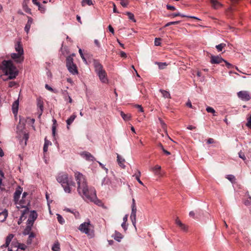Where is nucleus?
I'll list each match as a JSON object with an SVG mask.
<instances>
[{
    "label": "nucleus",
    "instance_id": "37",
    "mask_svg": "<svg viewBox=\"0 0 251 251\" xmlns=\"http://www.w3.org/2000/svg\"><path fill=\"white\" fill-rule=\"evenodd\" d=\"M140 175H141V173L139 171H138V174H135L133 176H134L135 177L136 180L138 181V182L141 184V185H143V182L141 181V180L140 179Z\"/></svg>",
    "mask_w": 251,
    "mask_h": 251
},
{
    "label": "nucleus",
    "instance_id": "29",
    "mask_svg": "<svg viewBox=\"0 0 251 251\" xmlns=\"http://www.w3.org/2000/svg\"><path fill=\"white\" fill-rule=\"evenodd\" d=\"M212 7L214 9H218L221 6V4L216 0H211Z\"/></svg>",
    "mask_w": 251,
    "mask_h": 251
},
{
    "label": "nucleus",
    "instance_id": "15",
    "mask_svg": "<svg viewBox=\"0 0 251 251\" xmlns=\"http://www.w3.org/2000/svg\"><path fill=\"white\" fill-rule=\"evenodd\" d=\"M19 104V100H15L12 104V111H13V114L15 116L18 113Z\"/></svg>",
    "mask_w": 251,
    "mask_h": 251
},
{
    "label": "nucleus",
    "instance_id": "57",
    "mask_svg": "<svg viewBox=\"0 0 251 251\" xmlns=\"http://www.w3.org/2000/svg\"><path fill=\"white\" fill-rule=\"evenodd\" d=\"M38 9L40 10L41 12H44L45 11V8L43 7L41 4L38 6Z\"/></svg>",
    "mask_w": 251,
    "mask_h": 251
},
{
    "label": "nucleus",
    "instance_id": "60",
    "mask_svg": "<svg viewBox=\"0 0 251 251\" xmlns=\"http://www.w3.org/2000/svg\"><path fill=\"white\" fill-rule=\"evenodd\" d=\"M100 165L105 171L106 173H107L108 172V169L105 168L104 165L101 163L100 162H99Z\"/></svg>",
    "mask_w": 251,
    "mask_h": 251
},
{
    "label": "nucleus",
    "instance_id": "23",
    "mask_svg": "<svg viewBox=\"0 0 251 251\" xmlns=\"http://www.w3.org/2000/svg\"><path fill=\"white\" fill-rule=\"evenodd\" d=\"M15 50L17 52L20 53H22V54H24L23 48V47H22V45H21L20 42H17L15 44Z\"/></svg>",
    "mask_w": 251,
    "mask_h": 251
},
{
    "label": "nucleus",
    "instance_id": "62",
    "mask_svg": "<svg viewBox=\"0 0 251 251\" xmlns=\"http://www.w3.org/2000/svg\"><path fill=\"white\" fill-rule=\"evenodd\" d=\"M32 1L34 4L38 6H39V5H40V3L37 1V0H32Z\"/></svg>",
    "mask_w": 251,
    "mask_h": 251
},
{
    "label": "nucleus",
    "instance_id": "55",
    "mask_svg": "<svg viewBox=\"0 0 251 251\" xmlns=\"http://www.w3.org/2000/svg\"><path fill=\"white\" fill-rule=\"evenodd\" d=\"M108 29L110 32H111L112 34L114 33V28L112 27V26L111 25H108Z\"/></svg>",
    "mask_w": 251,
    "mask_h": 251
},
{
    "label": "nucleus",
    "instance_id": "16",
    "mask_svg": "<svg viewBox=\"0 0 251 251\" xmlns=\"http://www.w3.org/2000/svg\"><path fill=\"white\" fill-rule=\"evenodd\" d=\"M15 204L17 205L16 207L19 210H20V209L23 208H24V209H25V208H28L27 207V206L29 204V201H26L25 202V205H23V204L20 202H18V201H15Z\"/></svg>",
    "mask_w": 251,
    "mask_h": 251
},
{
    "label": "nucleus",
    "instance_id": "34",
    "mask_svg": "<svg viewBox=\"0 0 251 251\" xmlns=\"http://www.w3.org/2000/svg\"><path fill=\"white\" fill-rule=\"evenodd\" d=\"M155 64H157L158 65L159 69H164L167 66V63L165 62L162 63L155 62Z\"/></svg>",
    "mask_w": 251,
    "mask_h": 251
},
{
    "label": "nucleus",
    "instance_id": "30",
    "mask_svg": "<svg viewBox=\"0 0 251 251\" xmlns=\"http://www.w3.org/2000/svg\"><path fill=\"white\" fill-rule=\"evenodd\" d=\"M51 249L53 251H60V244L58 241H56L54 243Z\"/></svg>",
    "mask_w": 251,
    "mask_h": 251
},
{
    "label": "nucleus",
    "instance_id": "47",
    "mask_svg": "<svg viewBox=\"0 0 251 251\" xmlns=\"http://www.w3.org/2000/svg\"><path fill=\"white\" fill-rule=\"evenodd\" d=\"M159 121L160 122V125L165 130H166V125L164 122V121L160 118H159Z\"/></svg>",
    "mask_w": 251,
    "mask_h": 251
},
{
    "label": "nucleus",
    "instance_id": "26",
    "mask_svg": "<svg viewBox=\"0 0 251 251\" xmlns=\"http://www.w3.org/2000/svg\"><path fill=\"white\" fill-rule=\"evenodd\" d=\"M7 215H8V214H7V212L6 210H4L1 212L0 213V222H4L7 217Z\"/></svg>",
    "mask_w": 251,
    "mask_h": 251
},
{
    "label": "nucleus",
    "instance_id": "1",
    "mask_svg": "<svg viewBox=\"0 0 251 251\" xmlns=\"http://www.w3.org/2000/svg\"><path fill=\"white\" fill-rule=\"evenodd\" d=\"M77 183V192L82 198L87 201H93L100 205L101 201L98 200L95 189L92 187L88 188L84 176L79 172L75 174Z\"/></svg>",
    "mask_w": 251,
    "mask_h": 251
},
{
    "label": "nucleus",
    "instance_id": "21",
    "mask_svg": "<svg viewBox=\"0 0 251 251\" xmlns=\"http://www.w3.org/2000/svg\"><path fill=\"white\" fill-rule=\"evenodd\" d=\"M81 156L86 160L88 161H92L94 159V157L88 152H83L81 153Z\"/></svg>",
    "mask_w": 251,
    "mask_h": 251
},
{
    "label": "nucleus",
    "instance_id": "3",
    "mask_svg": "<svg viewBox=\"0 0 251 251\" xmlns=\"http://www.w3.org/2000/svg\"><path fill=\"white\" fill-rule=\"evenodd\" d=\"M57 181L61 183L65 192L70 193L71 192V187L75 186V183L72 180H69L68 176L64 173H60L57 177Z\"/></svg>",
    "mask_w": 251,
    "mask_h": 251
},
{
    "label": "nucleus",
    "instance_id": "25",
    "mask_svg": "<svg viewBox=\"0 0 251 251\" xmlns=\"http://www.w3.org/2000/svg\"><path fill=\"white\" fill-rule=\"evenodd\" d=\"M76 118V115L75 114H73L70 116V117L67 119L66 121L67 125V128L69 129V126L71 124L74 122L75 119Z\"/></svg>",
    "mask_w": 251,
    "mask_h": 251
},
{
    "label": "nucleus",
    "instance_id": "11",
    "mask_svg": "<svg viewBox=\"0 0 251 251\" xmlns=\"http://www.w3.org/2000/svg\"><path fill=\"white\" fill-rule=\"evenodd\" d=\"M37 218V214L35 211H32L29 216V218L27 221V224H31L32 225H33L35 220Z\"/></svg>",
    "mask_w": 251,
    "mask_h": 251
},
{
    "label": "nucleus",
    "instance_id": "7",
    "mask_svg": "<svg viewBox=\"0 0 251 251\" xmlns=\"http://www.w3.org/2000/svg\"><path fill=\"white\" fill-rule=\"evenodd\" d=\"M90 225V222H84L79 226L78 229L81 232L84 233L86 234L90 235V229L89 226Z\"/></svg>",
    "mask_w": 251,
    "mask_h": 251
},
{
    "label": "nucleus",
    "instance_id": "5",
    "mask_svg": "<svg viewBox=\"0 0 251 251\" xmlns=\"http://www.w3.org/2000/svg\"><path fill=\"white\" fill-rule=\"evenodd\" d=\"M66 66L69 72L73 75L78 73L76 65L73 62L72 57L69 56L66 58Z\"/></svg>",
    "mask_w": 251,
    "mask_h": 251
},
{
    "label": "nucleus",
    "instance_id": "13",
    "mask_svg": "<svg viewBox=\"0 0 251 251\" xmlns=\"http://www.w3.org/2000/svg\"><path fill=\"white\" fill-rule=\"evenodd\" d=\"M161 166L159 165H156L153 168L151 169V171L154 173V175L159 177L161 176V174L160 172Z\"/></svg>",
    "mask_w": 251,
    "mask_h": 251
},
{
    "label": "nucleus",
    "instance_id": "28",
    "mask_svg": "<svg viewBox=\"0 0 251 251\" xmlns=\"http://www.w3.org/2000/svg\"><path fill=\"white\" fill-rule=\"evenodd\" d=\"M120 115L125 121H129L131 119V116L130 114H125L124 112L121 111Z\"/></svg>",
    "mask_w": 251,
    "mask_h": 251
},
{
    "label": "nucleus",
    "instance_id": "31",
    "mask_svg": "<svg viewBox=\"0 0 251 251\" xmlns=\"http://www.w3.org/2000/svg\"><path fill=\"white\" fill-rule=\"evenodd\" d=\"M160 92L164 98H171L170 94L169 92L162 89L160 90Z\"/></svg>",
    "mask_w": 251,
    "mask_h": 251
},
{
    "label": "nucleus",
    "instance_id": "46",
    "mask_svg": "<svg viewBox=\"0 0 251 251\" xmlns=\"http://www.w3.org/2000/svg\"><path fill=\"white\" fill-rule=\"evenodd\" d=\"M180 23V21H175V22H170L166 24L164 27H167L171 25H175L176 24H178Z\"/></svg>",
    "mask_w": 251,
    "mask_h": 251
},
{
    "label": "nucleus",
    "instance_id": "19",
    "mask_svg": "<svg viewBox=\"0 0 251 251\" xmlns=\"http://www.w3.org/2000/svg\"><path fill=\"white\" fill-rule=\"evenodd\" d=\"M29 0H24L23 3V8L24 11L29 14H31V9L28 7V3Z\"/></svg>",
    "mask_w": 251,
    "mask_h": 251
},
{
    "label": "nucleus",
    "instance_id": "2",
    "mask_svg": "<svg viewBox=\"0 0 251 251\" xmlns=\"http://www.w3.org/2000/svg\"><path fill=\"white\" fill-rule=\"evenodd\" d=\"M0 69L8 79H13L18 75V71L11 60H3L0 65Z\"/></svg>",
    "mask_w": 251,
    "mask_h": 251
},
{
    "label": "nucleus",
    "instance_id": "33",
    "mask_svg": "<svg viewBox=\"0 0 251 251\" xmlns=\"http://www.w3.org/2000/svg\"><path fill=\"white\" fill-rule=\"evenodd\" d=\"M50 145H51L50 142L45 139V144H44V148H43V150H44V152L47 151L48 146Z\"/></svg>",
    "mask_w": 251,
    "mask_h": 251
},
{
    "label": "nucleus",
    "instance_id": "45",
    "mask_svg": "<svg viewBox=\"0 0 251 251\" xmlns=\"http://www.w3.org/2000/svg\"><path fill=\"white\" fill-rule=\"evenodd\" d=\"M15 247L24 251L25 250L26 248V245L21 243H18L17 246H16Z\"/></svg>",
    "mask_w": 251,
    "mask_h": 251
},
{
    "label": "nucleus",
    "instance_id": "18",
    "mask_svg": "<svg viewBox=\"0 0 251 251\" xmlns=\"http://www.w3.org/2000/svg\"><path fill=\"white\" fill-rule=\"evenodd\" d=\"M22 192V188L20 187L17 189L14 194V200L15 201H18Z\"/></svg>",
    "mask_w": 251,
    "mask_h": 251
},
{
    "label": "nucleus",
    "instance_id": "42",
    "mask_svg": "<svg viewBox=\"0 0 251 251\" xmlns=\"http://www.w3.org/2000/svg\"><path fill=\"white\" fill-rule=\"evenodd\" d=\"M56 216L58 222L61 224H64L65 221L63 217L59 214H57Z\"/></svg>",
    "mask_w": 251,
    "mask_h": 251
},
{
    "label": "nucleus",
    "instance_id": "35",
    "mask_svg": "<svg viewBox=\"0 0 251 251\" xmlns=\"http://www.w3.org/2000/svg\"><path fill=\"white\" fill-rule=\"evenodd\" d=\"M53 126H52V132L53 136L55 135L56 120L54 119L52 120Z\"/></svg>",
    "mask_w": 251,
    "mask_h": 251
},
{
    "label": "nucleus",
    "instance_id": "61",
    "mask_svg": "<svg viewBox=\"0 0 251 251\" xmlns=\"http://www.w3.org/2000/svg\"><path fill=\"white\" fill-rule=\"evenodd\" d=\"M126 223L123 222L121 225L122 227L125 230L127 229V226H126Z\"/></svg>",
    "mask_w": 251,
    "mask_h": 251
},
{
    "label": "nucleus",
    "instance_id": "14",
    "mask_svg": "<svg viewBox=\"0 0 251 251\" xmlns=\"http://www.w3.org/2000/svg\"><path fill=\"white\" fill-rule=\"evenodd\" d=\"M176 224L183 230L184 231H187L188 229V227L183 224L178 219V217H177L176 219Z\"/></svg>",
    "mask_w": 251,
    "mask_h": 251
},
{
    "label": "nucleus",
    "instance_id": "51",
    "mask_svg": "<svg viewBox=\"0 0 251 251\" xmlns=\"http://www.w3.org/2000/svg\"><path fill=\"white\" fill-rule=\"evenodd\" d=\"M166 7H167V8L168 9V10H176V8L175 7H174V6H171L170 5H169V4H167L166 5Z\"/></svg>",
    "mask_w": 251,
    "mask_h": 251
},
{
    "label": "nucleus",
    "instance_id": "32",
    "mask_svg": "<svg viewBox=\"0 0 251 251\" xmlns=\"http://www.w3.org/2000/svg\"><path fill=\"white\" fill-rule=\"evenodd\" d=\"M37 107L40 109V116L42 114L43 111V102L42 101L39 100L37 102Z\"/></svg>",
    "mask_w": 251,
    "mask_h": 251
},
{
    "label": "nucleus",
    "instance_id": "40",
    "mask_svg": "<svg viewBox=\"0 0 251 251\" xmlns=\"http://www.w3.org/2000/svg\"><path fill=\"white\" fill-rule=\"evenodd\" d=\"M158 146L162 150V151L167 155H170L171 154V153L167 151V150H166L163 145L161 144V143H158Z\"/></svg>",
    "mask_w": 251,
    "mask_h": 251
},
{
    "label": "nucleus",
    "instance_id": "54",
    "mask_svg": "<svg viewBox=\"0 0 251 251\" xmlns=\"http://www.w3.org/2000/svg\"><path fill=\"white\" fill-rule=\"evenodd\" d=\"M135 107L137 108L140 112H143V108L141 105H136Z\"/></svg>",
    "mask_w": 251,
    "mask_h": 251
},
{
    "label": "nucleus",
    "instance_id": "36",
    "mask_svg": "<svg viewBox=\"0 0 251 251\" xmlns=\"http://www.w3.org/2000/svg\"><path fill=\"white\" fill-rule=\"evenodd\" d=\"M87 4L88 5H93L92 0H82L81 1V5L82 6H85V4Z\"/></svg>",
    "mask_w": 251,
    "mask_h": 251
},
{
    "label": "nucleus",
    "instance_id": "24",
    "mask_svg": "<svg viewBox=\"0 0 251 251\" xmlns=\"http://www.w3.org/2000/svg\"><path fill=\"white\" fill-rule=\"evenodd\" d=\"M33 225L31 224H27L26 223V226L23 231V234L25 235H26L29 234L31 232L30 231L31 230V227Z\"/></svg>",
    "mask_w": 251,
    "mask_h": 251
},
{
    "label": "nucleus",
    "instance_id": "10",
    "mask_svg": "<svg viewBox=\"0 0 251 251\" xmlns=\"http://www.w3.org/2000/svg\"><path fill=\"white\" fill-rule=\"evenodd\" d=\"M225 60L220 56L211 55L210 63L211 64H220L224 62Z\"/></svg>",
    "mask_w": 251,
    "mask_h": 251
},
{
    "label": "nucleus",
    "instance_id": "63",
    "mask_svg": "<svg viewBox=\"0 0 251 251\" xmlns=\"http://www.w3.org/2000/svg\"><path fill=\"white\" fill-rule=\"evenodd\" d=\"M189 216H190V217H192V218H195V213H194V211H190V212H189Z\"/></svg>",
    "mask_w": 251,
    "mask_h": 251
},
{
    "label": "nucleus",
    "instance_id": "56",
    "mask_svg": "<svg viewBox=\"0 0 251 251\" xmlns=\"http://www.w3.org/2000/svg\"><path fill=\"white\" fill-rule=\"evenodd\" d=\"M224 62H225V63L228 68L229 69V68H231L232 67V65H231L229 63L227 62L226 60H225V61H224Z\"/></svg>",
    "mask_w": 251,
    "mask_h": 251
},
{
    "label": "nucleus",
    "instance_id": "38",
    "mask_svg": "<svg viewBox=\"0 0 251 251\" xmlns=\"http://www.w3.org/2000/svg\"><path fill=\"white\" fill-rule=\"evenodd\" d=\"M226 178L229 180L231 182L233 183L235 180V177L233 175H228L226 176Z\"/></svg>",
    "mask_w": 251,
    "mask_h": 251
},
{
    "label": "nucleus",
    "instance_id": "44",
    "mask_svg": "<svg viewBox=\"0 0 251 251\" xmlns=\"http://www.w3.org/2000/svg\"><path fill=\"white\" fill-rule=\"evenodd\" d=\"M226 46V44L224 43L220 44L216 46V48L219 51H222L223 49Z\"/></svg>",
    "mask_w": 251,
    "mask_h": 251
},
{
    "label": "nucleus",
    "instance_id": "52",
    "mask_svg": "<svg viewBox=\"0 0 251 251\" xmlns=\"http://www.w3.org/2000/svg\"><path fill=\"white\" fill-rule=\"evenodd\" d=\"M16 84V83L14 81H10L9 82V84H8V86L9 87H14V86H15Z\"/></svg>",
    "mask_w": 251,
    "mask_h": 251
},
{
    "label": "nucleus",
    "instance_id": "59",
    "mask_svg": "<svg viewBox=\"0 0 251 251\" xmlns=\"http://www.w3.org/2000/svg\"><path fill=\"white\" fill-rule=\"evenodd\" d=\"M120 54V56L122 57H124V58L126 57V52H125L124 51H121Z\"/></svg>",
    "mask_w": 251,
    "mask_h": 251
},
{
    "label": "nucleus",
    "instance_id": "49",
    "mask_svg": "<svg viewBox=\"0 0 251 251\" xmlns=\"http://www.w3.org/2000/svg\"><path fill=\"white\" fill-rule=\"evenodd\" d=\"M129 3V1L127 0H126V1H122L120 2V4L122 6L124 7H126Z\"/></svg>",
    "mask_w": 251,
    "mask_h": 251
},
{
    "label": "nucleus",
    "instance_id": "6",
    "mask_svg": "<svg viewBox=\"0 0 251 251\" xmlns=\"http://www.w3.org/2000/svg\"><path fill=\"white\" fill-rule=\"evenodd\" d=\"M239 98L244 101H248L251 99V95L247 91H241L237 93Z\"/></svg>",
    "mask_w": 251,
    "mask_h": 251
},
{
    "label": "nucleus",
    "instance_id": "64",
    "mask_svg": "<svg viewBox=\"0 0 251 251\" xmlns=\"http://www.w3.org/2000/svg\"><path fill=\"white\" fill-rule=\"evenodd\" d=\"M45 87L46 88H47L48 90L50 91H53V89L52 88L50 87L49 85H48V84H46L45 85Z\"/></svg>",
    "mask_w": 251,
    "mask_h": 251
},
{
    "label": "nucleus",
    "instance_id": "4",
    "mask_svg": "<svg viewBox=\"0 0 251 251\" xmlns=\"http://www.w3.org/2000/svg\"><path fill=\"white\" fill-rule=\"evenodd\" d=\"M94 65L95 71L98 75L100 80L102 83H106L108 82V79L105 71L103 69L102 66L98 61H94Z\"/></svg>",
    "mask_w": 251,
    "mask_h": 251
},
{
    "label": "nucleus",
    "instance_id": "8",
    "mask_svg": "<svg viewBox=\"0 0 251 251\" xmlns=\"http://www.w3.org/2000/svg\"><path fill=\"white\" fill-rule=\"evenodd\" d=\"M11 57L16 63H21L24 59V54L18 52L11 53Z\"/></svg>",
    "mask_w": 251,
    "mask_h": 251
},
{
    "label": "nucleus",
    "instance_id": "17",
    "mask_svg": "<svg viewBox=\"0 0 251 251\" xmlns=\"http://www.w3.org/2000/svg\"><path fill=\"white\" fill-rule=\"evenodd\" d=\"M28 21L25 26V30L27 33H28L31 25L33 23V19L30 17L27 16Z\"/></svg>",
    "mask_w": 251,
    "mask_h": 251
},
{
    "label": "nucleus",
    "instance_id": "9",
    "mask_svg": "<svg viewBox=\"0 0 251 251\" xmlns=\"http://www.w3.org/2000/svg\"><path fill=\"white\" fill-rule=\"evenodd\" d=\"M132 210L130 214V218L132 222V225L135 227L136 222V211L137 208L136 206L131 205Z\"/></svg>",
    "mask_w": 251,
    "mask_h": 251
},
{
    "label": "nucleus",
    "instance_id": "43",
    "mask_svg": "<svg viewBox=\"0 0 251 251\" xmlns=\"http://www.w3.org/2000/svg\"><path fill=\"white\" fill-rule=\"evenodd\" d=\"M126 14L128 16V18L130 20H132L134 22H136V20L134 19V16L132 13H131V12H127L126 13Z\"/></svg>",
    "mask_w": 251,
    "mask_h": 251
},
{
    "label": "nucleus",
    "instance_id": "50",
    "mask_svg": "<svg viewBox=\"0 0 251 251\" xmlns=\"http://www.w3.org/2000/svg\"><path fill=\"white\" fill-rule=\"evenodd\" d=\"M239 156L240 158H242L245 162H246V158L245 157V155L241 151L239 152Z\"/></svg>",
    "mask_w": 251,
    "mask_h": 251
},
{
    "label": "nucleus",
    "instance_id": "27",
    "mask_svg": "<svg viewBox=\"0 0 251 251\" xmlns=\"http://www.w3.org/2000/svg\"><path fill=\"white\" fill-rule=\"evenodd\" d=\"M112 237L115 240L118 242H120L121 239L123 238V235L122 234L117 231H115L114 235H112Z\"/></svg>",
    "mask_w": 251,
    "mask_h": 251
},
{
    "label": "nucleus",
    "instance_id": "12",
    "mask_svg": "<svg viewBox=\"0 0 251 251\" xmlns=\"http://www.w3.org/2000/svg\"><path fill=\"white\" fill-rule=\"evenodd\" d=\"M14 235L13 234H9L6 238L5 244L1 246V248L3 249L8 247Z\"/></svg>",
    "mask_w": 251,
    "mask_h": 251
},
{
    "label": "nucleus",
    "instance_id": "58",
    "mask_svg": "<svg viewBox=\"0 0 251 251\" xmlns=\"http://www.w3.org/2000/svg\"><path fill=\"white\" fill-rule=\"evenodd\" d=\"M246 126L251 129V122L250 123V119H247V123H246Z\"/></svg>",
    "mask_w": 251,
    "mask_h": 251
},
{
    "label": "nucleus",
    "instance_id": "22",
    "mask_svg": "<svg viewBox=\"0 0 251 251\" xmlns=\"http://www.w3.org/2000/svg\"><path fill=\"white\" fill-rule=\"evenodd\" d=\"M117 162H118L119 166L123 168H125L126 167L124 164V163L125 162V159L124 158H122L120 156V155L118 154H117Z\"/></svg>",
    "mask_w": 251,
    "mask_h": 251
},
{
    "label": "nucleus",
    "instance_id": "41",
    "mask_svg": "<svg viewBox=\"0 0 251 251\" xmlns=\"http://www.w3.org/2000/svg\"><path fill=\"white\" fill-rule=\"evenodd\" d=\"M35 237V235L33 232H31L29 234L28 238L27 239V242L28 244H30L31 243L32 239Z\"/></svg>",
    "mask_w": 251,
    "mask_h": 251
},
{
    "label": "nucleus",
    "instance_id": "53",
    "mask_svg": "<svg viewBox=\"0 0 251 251\" xmlns=\"http://www.w3.org/2000/svg\"><path fill=\"white\" fill-rule=\"evenodd\" d=\"M179 15H180V13L178 12V13L171 14L170 15H169V16L172 17H176L177 16H179Z\"/></svg>",
    "mask_w": 251,
    "mask_h": 251
},
{
    "label": "nucleus",
    "instance_id": "39",
    "mask_svg": "<svg viewBox=\"0 0 251 251\" xmlns=\"http://www.w3.org/2000/svg\"><path fill=\"white\" fill-rule=\"evenodd\" d=\"M206 110L208 113H211L213 114V116H216L215 114L216 111L215 110L211 107L207 106L206 108Z\"/></svg>",
    "mask_w": 251,
    "mask_h": 251
},
{
    "label": "nucleus",
    "instance_id": "48",
    "mask_svg": "<svg viewBox=\"0 0 251 251\" xmlns=\"http://www.w3.org/2000/svg\"><path fill=\"white\" fill-rule=\"evenodd\" d=\"M161 39L159 38H156L154 40V45L156 46H160L161 45Z\"/></svg>",
    "mask_w": 251,
    "mask_h": 251
},
{
    "label": "nucleus",
    "instance_id": "20",
    "mask_svg": "<svg viewBox=\"0 0 251 251\" xmlns=\"http://www.w3.org/2000/svg\"><path fill=\"white\" fill-rule=\"evenodd\" d=\"M29 209L28 208H25L24 209L23 211H21V216L18 222V225H20L22 221L25 219V215L27 214L28 212Z\"/></svg>",
    "mask_w": 251,
    "mask_h": 251
}]
</instances>
